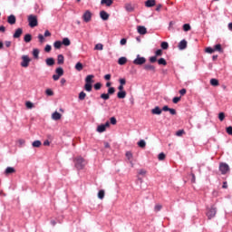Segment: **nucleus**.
<instances>
[{"instance_id":"obj_7","label":"nucleus","mask_w":232,"mask_h":232,"mask_svg":"<svg viewBox=\"0 0 232 232\" xmlns=\"http://www.w3.org/2000/svg\"><path fill=\"white\" fill-rule=\"evenodd\" d=\"M219 171H221V175H226L229 173V165H227V163H220Z\"/></svg>"},{"instance_id":"obj_39","label":"nucleus","mask_w":232,"mask_h":232,"mask_svg":"<svg viewBox=\"0 0 232 232\" xmlns=\"http://www.w3.org/2000/svg\"><path fill=\"white\" fill-rule=\"evenodd\" d=\"M104 195H105V192H104V190H100L99 192H98V198H100V200H102V198H104Z\"/></svg>"},{"instance_id":"obj_9","label":"nucleus","mask_w":232,"mask_h":232,"mask_svg":"<svg viewBox=\"0 0 232 232\" xmlns=\"http://www.w3.org/2000/svg\"><path fill=\"white\" fill-rule=\"evenodd\" d=\"M92 12L90 10L85 11L82 16L84 23H90V21H92Z\"/></svg>"},{"instance_id":"obj_18","label":"nucleus","mask_w":232,"mask_h":232,"mask_svg":"<svg viewBox=\"0 0 232 232\" xmlns=\"http://www.w3.org/2000/svg\"><path fill=\"white\" fill-rule=\"evenodd\" d=\"M152 115H160L162 113V110L160 107L156 106L154 109L151 110Z\"/></svg>"},{"instance_id":"obj_49","label":"nucleus","mask_w":232,"mask_h":232,"mask_svg":"<svg viewBox=\"0 0 232 232\" xmlns=\"http://www.w3.org/2000/svg\"><path fill=\"white\" fill-rule=\"evenodd\" d=\"M184 133H186V131H184V130H179L176 132L177 137H182V135H184Z\"/></svg>"},{"instance_id":"obj_35","label":"nucleus","mask_w":232,"mask_h":232,"mask_svg":"<svg viewBox=\"0 0 232 232\" xmlns=\"http://www.w3.org/2000/svg\"><path fill=\"white\" fill-rule=\"evenodd\" d=\"M210 84H211V86H218L220 83L218 82V80L212 78L210 80Z\"/></svg>"},{"instance_id":"obj_31","label":"nucleus","mask_w":232,"mask_h":232,"mask_svg":"<svg viewBox=\"0 0 232 232\" xmlns=\"http://www.w3.org/2000/svg\"><path fill=\"white\" fill-rule=\"evenodd\" d=\"M54 48H56V50H60L61 46H63V42L62 41H56L53 44Z\"/></svg>"},{"instance_id":"obj_45","label":"nucleus","mask_w":232,"mask_h":232,"mask_svg":"<svg viewBox=\"0 0 232 232\" xmlns=\"http://www.w3.org/2000/svg\"><path fill=\"white\" fill-rule=\"evenodd\" d=\"M104 45L102 44H97L94 47V50H103Z\"/></svg>"},{"instance_id":"obj_20","label":"nucleus","mask_w":232,"mask_h":232,"mask_svg":"<svg viewBox=\"0 0 232 232\" xmlns=\"http://www.w3.org/2000/svg\"><path fill=\"white\" fill-rule=\"evenodd\" d=\"M156 3L157 2L155 0H147L145 2V6H147V8H151V7L155 6Z\"/></svg>"},{"instance_id":"obj_51","label":"nucleus","mask_w":232,"mask_h":232,"mask_svg":"<svg viewBox=\"0 0 232 232\" xmlns=\"http://www.w3.org/2000/svg\"><path fill=\"white\" fill-rule=\"evenodd\" d=\"M119 82H120V86H124L126 84V79L121 78L119 80Z\"/></svg>"},{"instance_id":"obj_54","label":"nucleus","mask_w":232,"mask_h":232,"mask_svg":"<svg viewBox=\"0 0 232 232\" xmlns=\"http://www.w3.org/2000/svg\"><path fill=\"white\" fill-rule=\"evenodd\" d=\"M146 173H147V171H146V169H140V170L138 171V174H139V175H142L143 177H144V175H146Z\"/></svg>"},{"instance_id":"obj_13","label":"nucleus","mask_w":232,"mask_h":232,"mask_svg":"<svg viewBox=\"0 0 232 232\" xmlns=\"http://www.w3.org/2000/svg\"><path fill=\"white\" fill-rule=\"evenodd\" d=\"M143 69L146 70V72H153L155 73V66L150 63H147L143 66Z\"/></svg>"},{"instance_id":"obj_36","label":"nucleus","mask_w":232,"mask_h":232,"mask_svg":"<svg viewBox=\"0 0 232 232\" xmlns=\"http://www.w3.org/2000/svg\"><path fill=\"white\" fill-rule=\"evenodd\" d=\"M160 47L162 50H168V48H169V44H168V42H162Z\"/></svg>"},{"instance_id":"obj_24","label":"nucleus","mask_w":232,"mask_h":232,"mask_svg":"<svg viewBox=\"0 0 232 232\" xmlns=\"http://www.w3.org/2000/svg\"><path fill=\"white\" fill-rule=\"evenodd\" d=\"M126 157L128 160L130 161V164L131 165V168H133V161H131V159H133V154L130 151L126 152Z\"/></svg>"},{"instance_id":"obj_8","label":"nucleus","mask_w":232,"mask_h":232,"mask_svg":"<svg viewBox=\"0 0 232 232\" xmlns=\"http://www.w3.org/2000/svg\"><path fill=\"white\" fill-rule=\"evenodd\" d=\"M146 63V59L141 57L140 54L137 55L136 59L133 61V64L137 66H142V64Z\"/></svg>"},{"instance_id":"obj_16","label":"nucleus","mask_w":232,"mask_h":232,"mask_svg":"<svg viewBox=\"0 0 232 232\" xmlns=\"http://www.w3.org/2000/svg\"><path fill=\"white\" fill-rule=\"evenodd\" d=\"M17 21V19L15 18V15L14 14H10L8 17H7V23L9 24H15V22Z\"/></svg>"},{"instance_id":"obj_29","label":"nucleus","mask_w":232,"mask_h":232,"mask_svg":"<svg viewBox=\"0 0 232 232\" xmlns=\"http://www.w3.org/2000/svg\"><path fill=\"white\" fill-rule=\"evenodd\" d=\"M83 68H84V66L82 65V63H81V62H78L75 64V70H77V72H82Z\"/></svg>"},{"instance_id":"obj_60","label":"nucleus","mask_w":232,"mask_h":232,"mask_svg":"<svg viewBox=\"0 0 232 232\" xmlns=\"http://www.w3.org/2000/svg\"><path fill=\"white\" fill-rule=\"evenodd\" d=\"M227 133L228 135H232V126H229V127L227 128Z\"/></svg>"},{"instance_id":"obj_47","label":"nucleus","mask_w":232,"mask_h":232,"mask_svg":"<svg viewBox=\"0 0 232 232\" xmlns=\"http://www.w3.org/2000/svg\"><path fill=\"white\" fill-rule=\"evenodd\" d=\"M25 106L26 108H28L29 110H32V108H34V103L32 102H25Z\"/></svg>"},{"instance_id":"obj_50","label":"nucleus","mask_w":232,"mask_h":232,"mask_svg":"<svg viewBox=\"0 0 232 232\" xmlns=\"http://www.w3.org/2000/svg\"><path fill=\"white\" fill-rule=\"evenodd\" d=\"M158 159L159 160H164V159H166V154H164L163 152L160 153Z\"/></svg>"},{"instance_id":"obj_52","label":"nucleus","mask_w":232,"mask_h":232,"mask_svg":"<svg viewBox=\"0 0 232 232\" xmlns=\"http://www.w3.org/2000/svg\"><path fill=\"white\" fill-rule=\"evenodd\" d=\"M206 52H207V53H214L215 49H213L211 47H207L206 48Z\"/></svg>"},{"instance_id":"obj_6","label":"nucleus","mask_w":232,"mask_h":232,"mask_svg":"<svg viewBox=\"0 0 232 232\" xmlns=\"http://www.w3.org/2000/svg\"><path fill=\"white\" fill-rule=\"evenodd\" d=\"M217 215V208L215 206H212L207 211V217L208 220H211V218H215V216Z\"/></svg>"},{"instance_id":"obj_48","label":"nucleus","mask_w":232,"mask_h":232,"mask_svg":"<svg viewBox=\"0 0 232 232\" xmlns=\"http://www.w3.org/2000/svg\"><path fill=\"white\" fill-rule=\"evenodd\" d=\"M45 93H46V95H48L49 97L53 96V91H52V89H47V90L45 91Z\"/></svg>"},{"instance_id":"obj_2","label":"nucleus","mask_w":232,"mask_h":232,"mask_svg":"<svg viewBox=\"0 0 232 232\" xmlns=\"http://www.w3.org/2000/svg\"><path fill=\"white\" fill-rule=\"evenodd\" d=\"M74 166L76 169H84V166H86V160L82 157H76L74 159Z\"/></svg>"},{"instance_id":"obj_42","label":"nucleus","mask_w":232,"mask_h":232,"mask_svg":"<svg viewBox=\"0 0 232 232\" xmlns=\"http://www.w3.org/2000/svg\"><path fill=\"white\" fill-rule=\"evenodd\" d=\"M183 30L184 32H189V30H191V25H189V24H183Z\"/></svg>"},{"instance_id":"obj_58","label":"nucleus","mask_w":232,"mask_h":232,"mask_svg":"<svg viewBox=\"0 0 232 232\" xmlns=\"http://www.w3.org/2000/svg\"><path fill=\"white\" fill-rule=\"evenodd\" d=\"M38 39L40 43H44V36L43 34H38Z\"/></svg>"},{"instance_id":"obj_27","label":"nucleus","mask_w":232,"mask_h":232,"mask_svg":"<svg viewBox=\"0 0 232 232\" xmlns=\"http://www.w3.org/2000/svg\"><path fill=\"white\" fill-rule=\"evenodd\" d=\"M101 5H105L106 6H111V5H113V0H102Z\"/></svg>"},{"instance_id":"obj_14","label":"nucleus","mask_w":232,"mask_h":232,"mask_svg":"<svg viewBox=\"0 0 232 232\" xmlns=\"http://www.w3.org/2000/svg\"><path fill=\"white\" fill-rule=\"evenodd\" d=\"M100 17L102 19V21H108V19H110V14L106 13V11H101Z\"/></svg>"},{"instance_id":"obj_1","label":"nucleus","mask_w":232,"mask_h":232,"mask_svg":"<svg viewBox=\"0 0 232 232\" xmlns=\"http://www.w3.org/2000/svg\"><path fill=\"white\" fill-rule=\"evenodd\" d=\"M93 79H95V76L93 74H89L85 78V85H84V90L85 92H92L93 86Z\"/></svg>"},{"instance_id":"obj_55","label":"nucleus","mask_w":232,"mask_h":232,"mask_svg":"<svg viewBox=\"0 0 232 232\" xmlns=\"http://www.w3.org/2000/svg\"><path fill=\"white\" fill-rule=\"evenodd\" d=\"M180 99H181L180 97H174L173 100H172V102L174 104H178L179 102L180 101Z\"/></svg>"},{"instance_id":"obj_12","label":"nucleus","mask_w":232,"mask_h":232,"mask_svg":"<svg viewBox=\"0 0 232 232\" xmlns=\"http://www.w3.org/2000/svg\"><path fill=\"white\" fill-rule=\"evenodd\" d=\"M178 48L179 50H186V48H188V41L181 40L178 45Z\"/></svg>"},{"instance_id":"obj_43","label":"nucleus","mask_w":232,"mask_h":232,"mask_svg":"<svg viewBox=\"0 0 232 232\" xmlns=\"http://www.w3.org/2000/svg\"><path fill=\"white\" fill-rule=\"evenodd\" d=\"M160 209H162V205H160V204L155 205L154 211H156V213H159V211H160Z\"/></svg>"},{"instance_id":"obj_17","label":"nucleus","mask_w":232,"mask_h":232,"mask_svg":"<svg viewBox=\"0 0 232 232\" xmlns=\"http://www.w3.org/2000/svg\"><path fill=\"white\" fill-rule=\"evenodd\" d=\"M63 117V114L57 112V111H54L53 114H52V119L53 121H61Z\"/></svg>"},{"instance_id":"obj_57","label":"nucleus","mask_w":232,"mask_h":232,"mask_svg":"<svg viewBox=\"0 0 232 232\" xmlns=\"http://www.w3.org/2000/svg\"><path fill=\"white\" fill-rule=\"evenodd\" d=\"M169 111L170 115H177V111L175 109L169 108Z\"/></svg>"},{"instance_id":"obj_11","label":"nucleus","mask_w":232,"mask_h":232,"mask_svg":"<svg viewBox=\"0 0 232 232\" xmlns=\"http://www.w3.org/2000/svg\"><path fill=\"white\" fill-rule=\"evenodd\" d=\"M23 35V28H17L13 34L14 39H19Z\"/></svg>"},{"instance_id":"obj_33","label":"nucleus","mask_w":232,"mask_h":232,"mask_svg":"<svg viewBox=\"0 0 232 232\" xmlns=\"http://www.w3.org/2000/svg\"><path fill=\"white\" fill-rule=\"evenodd\" d=\"M24 43H30L32 41V34H25L24 37Z\"/></svg>"},{"instance_id":"obj_53","label":"nucleus","mask_w":232,"mask_h":232,"mask_svg":"<svg viewBox=\"0 0 232 232\" xmlns=\"http://www.w3.org/2000/svg\"><path fill=\"white\" fill-rule=\"evenodd\" d=\"M160 55H162V50H161V49H159V50L156 51L155 56H156V57H160Z\"/></svg>"},{"instance_id":"obj_34","label":"nucleus","mask_w":232,"mask_h":232,"mask_svg":"<svg viewBox=\"0 0 232 232\" xmlns=\"http://www.w3.org/2000/svg\"><path fill=\"white\" fill-rule=\"evenodd\" d=\"M158 64L162 65V66H166L168 64V62H166V59L160 58V59L158 60Z\"/></svg>"},{"instance_id":"obj_62","label":"nucleus","mask_w":232,"mask_h":232,"mask_svg":"<svg viewBox=\"0 0 232 232\" xmlns=\"http://www.w3.org/2000/svg\"><path fill=\"white\" fill-rule=\"evenodd\" d=\"M150 63H157V56H152L150 58Z\"/></svg>"},{"instance_id":"obj_61","label":"nucleus","mask_w":232,"mask_h":232,"mask_svg":"<svg viewBox=\"0 0 232 232\" xmlns=\"http://www.w3.org/2000/svg\"><path fill=\"white\" fill-rule=\"evenodd\" d=\"M53 81H59V79H61V76L59 74H53Z\"/></svg>"},{"instance_id":"obj_3","label":"nucleus","mask_w":232,"mask_h":232,"mask_svg":"<svg viewBox=\"0 0 232 232\" xmlns=\"http://www.w3.org/2000/svg\"><path fill=\"white\" fill-rule=\"evenodd\" d=\"M28 23L30 28H35V26H38L39 22L37 21V15L30 14L28 16Z\"/></svg>"},{"instance_id":"obj_44","label":"nucleus","mask_w":232,"mask_h":232,"mask_svg":"<svg viewBox=\"0 0 232 232\" xmlns=\"http://www.w3.org/2000/svg\"><path fill=\"white\" fill-rule=\"evenodd\" d=\"M218 119L222 122L226 119V114L224 112H219Z\"/></svg>"},{"instance_id":"obj_63","label":"nucleus","mask_w":232,"mask_h":232,"mask_svg":"<svg viewBox=\"0 0 232 232\" xmlns=\"http://www.w3.org/2000/svg\"><path fill=\"white\" fill-rule=\"evenodd\" d=\"M126 43H128V40H126V38L121 39V42H120L121 46H124V44H126Z\"/></svg>"},{"instance_id":"obj_59","label":"nucleus","mask_w":232,"mask_h":232,"mask_svg":"<svg viewBox=\"0 0 232 232\" xmlns=\"http://www.w3.org/2000/svg\"><path fill=\"white\" fill-rule=\"evenodd\" d=\"M111 124H112V125L117 124V119L115 117L111 118Z\"/></svg>"},{"instance_id":"obj_4","label":"nucleus","mask_w":232,"mask_h":232,"mask_svg":"<svg viewBox=\"0 0 232 232\" xmlns=\"http://www.w3.org/2000/svg\"><path fill=\"white\" fill-rule=\"evenodd\" d=\"M31 62H32V59H30V56L24 54V55H22V62L20 64L22 68H28V66H30Z\"/></svg>"},{"instance_id":"obj_41","label":"nucleus","mask_w":232,"mask_h":232,"mask_svg":"<svg viewBox=\"0 0 232 232\" xmlns=\"http://www.w3.org/2000/svg\"><path fill=\"white\" fill-rule=\"evenodd\" d=\"M138 146L140 148H146V141L144 140H140L139 142H138Z\"/></svg>"},{"instance_id":"obj_22","label":"nucleus","mask_w":232,"mask_h":232,"mask_svg":"<svg viewBox=\"0 0 232 232\" xmlns=\"http://www.w3.org/2000/svg\"><path fill=\"white\" fill-rule=\"evenodd\" d=\"M126 63H128V58L126 57H121L118 60V64H120V66H124V64H126Z\"/></svg>"},{"instance_id":"obj_32","label":"nucleus","mask_w":232,"mask_h":232,"mask_svg":"<svg viewBox=\"0 0 232 232\" xmlns=\"http://www.w3.org/2000/svg\"><path fill=\"white\" fill-rule=\"evenodd\" d=\"M43 143L41 142V140H34L33 143H32V146L33 148H41V145Z\"/></svg>"},{"instance_id":"obj_15","label":"nucleus","mask_w":232,"mask_h":232,"mask_svg":"<svg viewBox=\"0 0 232 232\" xmlns=\"http://www.w3.org/2000/svg\"><path fill=\"white\" fill-rule=\"evenodd\" d=\"M124 8L126 12H134L135 11V6L131 5V3L125 4Z\"/></svg>"},{"instance_id":"obj_37","label":"nucleus","mask_w":232,"mask_h":232,"mask_svg":"<svg viewBox=\"0 0 232 232\" xmlns=\"http://www.w3.org/2000/svg\"><path fill=\"white\" fill-rule=\"evenodd\" d=\"M214 52H220L222 53V45L220 44H218L214 46Z\"/></svg>"},{"instance_id":"obj_56","label":"nucleus","mask_w":232,"mask_h":232,"mask_svg":"<svg viewBox=\"0 0 232 232\" xmlns=\"http://www.w3.org/2000/svg\"><path fill=\"white\" fill-rule=\"evenodd\" d=\"M44 52L50 53L52 52V45L47 44L44 48Z\"/></svg>"},{"instance_id":"obj_46","label":"nucleus","mask_w":232,"mask_h":232,"mask_svg":"<svg viewBox=\"0 0 232 232\" xmlns=\"http://www.w3.org/2000/svg\"><path fill=\"white\" fill-rule=\"evenodd\" d=\"M101 88H102V83L97 82L94 84V90L98 91L101 90Z\"/></svg>"},{"instance_id":"obj_26","label":"nucleus","mask_w":232,"mask_h":232,"mask_svg":"<svg viewBox=\"0 0 232 232\" xmlns=\"http://www.w3.org/2000/svg\"><path fill=\"white\" fill-rule=\"evenodd\" d=\"M57 64H64V56L63 54L57 56Z\"/></svg>"},{"instance_id":"obj_30","label":"nucleus","mask_w":232,"mask_h":232,"mask_svg":"<svg viewBox=\"0 0 232 232\" xmlns=\"http://www.w3.org/2000/svg\"><path fill=\"white\" fill-rule=\"evenodd\" d=\"M62 44H63V46H70V44H72V42L69 38H63Z\"/></svg>"},{"instance_id":"obj_28","label":"nucleus","mask_w":232,"mask_h":232,"mask_svg":"<svg viewBox=\"0 0 232 232\" xmlns=\"http://www.w3.org/2000/svg\"><path fill=\"white\" fill-rule=\"evenodd\" d=\"M55 73H57V75H59L60 77H63V75H64V70L63 69V67H58L55 70Z\"/></svg>"},{"instance_id":"obj_10","label":"nucleus","mask_w":232,"mask_h":232,"mask_svg":"<svg viewBox=\"0 0 232 232\" xmlns=\"http://www.w3.org/2000/svg\"><path fill=\"white\" fill-rule=\"evenodd\" d=\"M106 128H110V121H106L105 124H101L97 127L98 133H104L106 131Z\"/></svg>"},{"instance_id":"obj_25","label":"nucleus","mask_w":232,"mask_h":232,"mask_svg":"<svg viewBox=\"0 0 232 232\" xmlns=\"http://www.w3.org/2000/svg\"><path fill=\"white\" fill-rule=\"evenodd\" d=\"M45 63L47 66H53V64H55V60L53 58H47Z\"/></svg>"},{"instance_id":"obj_5","label":"nucleus","mask_w":232,"mask_h":232,"mask_svg":"<svg viewBox=\"0 0 232 232\" xmlns=\"http://www.w3.org/2000/svg\"><path fill=\"white\" fill-rule=\"evenodd\" d=\"M113 93H115V87H110L108 89V93H102L100 97L103 101H108L110 99V95H113Z\"/></svg>"},{"instance_id":"obj_19","label":"nucleus","mask_w":232,"mask_h":232,"mask_svg":"<svg viewBox=\"0 0 232 232\" xmlns=\"http://www.w3.org/2000/svg\"><path fill=\"white\" fill-rule=\"evenodd\" d=\"M138 34L140 35H146V34H148V30L144 26L140 25L138 26Z\"/></svg>"},{"instance_id":"obj_40","label":"nucleus","mask_w":232,"mask_h":232,"mask_svg":"<svg viewBox=\"0 0 232 232\" xmlns=\"http://www.w3.org/2000/svg\"><path fill=\"white\" fill-rule=\"evenodd\" d=\"M33 55H34V59H39V49H34Z\"/></svg>"},{"instance_id":"obj_38","label":"nucleus","mask_w":232,"mask_h":232,"mask_svg":"<svg viewBox=\"0 0 232 232\" xmlns=\"http://www.w3.org/2000/svg\"><path fill=\"white\" fill-rule=\"evenodd\" d=\"M78 98H79L80 101H84L86 99V92H81L79 93V97Z\"/></svg>"},{"instance_id":"obj_23","label":"nucleus","mask_w":232,"mask_h":232,"mask_svg":"<svg viewBox=\"0 0 232 232\" xmlns=\"http://www.w3.org/2000/svg\"><path fill=\"white\" fill-rule=\"evenodd\" d=\"M117 97L118 99H126V91H119Z\"/></svg>"},{"instance_id":"obj_64","label":"nucleus","mask_w":232,"mask_h":232,"mask_svg":"<svg viewBox=\"0 0 232 232\" xmlns=\"http://www.w3.org/2000/svg\"><path fill=\"white\" fill-rule=\"evenodd\" d=\"M186 92H187L186 89H181V90L179 91V93H180L181 96L186 95Z\"/></svg>"},{"instance_id":"obj_21","label":"nucleus","mask_w":232,"mask_h":232,"mask_svg":"<svg viewBox=\"0 0 232 232\" xmlns=\"http://www.w3.org/2000/svg\"><path fill=\"white\" fill-rule=\"evenodd\" d=\"M12 173H15V169L14 167H7L5 169V175H12Z\"/></svg>"}]
</instances>
